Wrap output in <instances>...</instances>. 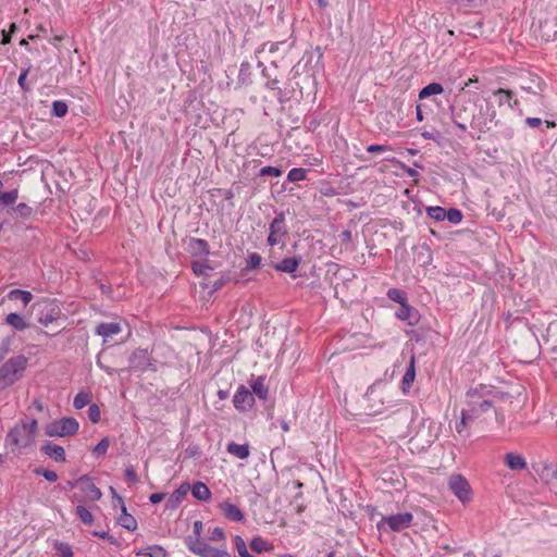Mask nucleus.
Listing matches in <instances>:
<instances>
[{
    "label": "nucleus",
    "mask_w": 557,
    "mask_h": 557,
    "mask_svg": "<svg viewBox=\"0 0 557 557\" xmlns=\"http://www.w3.org/2000/svg\"><path fill=\"white\" fill-rule=\"evenodd\" d=\"M491 394L492 392L482 384L467 392V408L465 410L470 418L476 419L493 407Z\"/></svg>",
    "instance_id": "1"
},
{
    "label": "nucleus",
    "mask_w": 557,
    "mask_h": 557,
    "mask_svg": "<svg viewBox=\"0 0 557 557\" xmlns=\"http://www.w3.org/2000/svg\"><path fill=\"white\" fill-rule=\"evenodd\" d=\"M28 359L24 355L11 357L0 367V392L12 386L24 374Z\"/></svg>",
    "instance_id": "2"
},
{
    "label": "nucleus",
    "mask_w": 557,
    "mask_h": 557,
    "mask_svg": "<svg viewBox=\"0 0 557 557\" xmlns=\"http://www.w3.org/2000/svg\"><path fill=\"white\" fill-rule=\"evenodd\" d=\"M470 127L475 132V135L470 134L472 139L480 140L483 134H486L491 127L490 122H494L496 119V111L491 103H486L485 107L476 106V111H473L471 115Z\"/></svg>",
    "instance_id": "3"
},
{
    "label": "nucleus",
    "mask_w": 557,
    "mask_h": 557,
    "mask_svg": "<svg viewBox=\"0 0 557 557\" xmlns=\"http://www.w3.org/2000/svg\"><path fill=\"white\" fill-rule=\"evenodd\" d=\"M451 120L455 126L466 134L468 132V123L471 122L473 111H476V104L470 100H458L451 107Z\"/></svg>",
    "instance_id": "4"
},
{
    "label": "nucleus",
    "mask_w": 557,
    "mask_h": 557,
    "mask_svg": "<svg viewBox=\"0 0 557 557\" xmlns=\"http://www.w3.org/2000/svg\"><path fill=\"white\" fill-rule=\"evenodd\" d=\"M37 308V322L41 325L48 326L64 318L62 310L57 300H41L36 305Z\"/></svg>",
    "instance_id": "5"
},
{
    "label": "nucleus",
    "mask_w": 557,
    "mask_h": 557,
    "mask_svg": "<svg viewBox=\"0 0 557 557\" xmlns=\"http://www.w3.org/2000/svg\"><path fill=\"white\" fill-rule=\"evenodd\" d=\"M78 429L79 423L75 418L64 417L47 424L45 433L49 437H65L76 434Z\"/></svg>",
    "instance_id": "6"
},
{
    "label": "nucleus",
    "mask_w": 557,
    "mask_h": 557,
    "mask_svg": "<svg viewBox=\"0 0 557 557\" xmlns=\"http://www.w3.org/2000/svg\"><path fill=\"white\" fill-rule=\"evenodd\" d=\"M413 516L410 512H401L392 516L382 517L377 522L379 531L400 532L411 525Z\"/></svg>",
    "instance_id": "7"
},
{
    "label": "nucleus",
    "mask_w": 557,
    "mask_h": 557,
    "mask_svg": "<svg viewBox=\"0 0 557 557\" xmlns=\"http://www.w3.org/2000/svg\"><path fill=\"white\" fill-rule=\"evenodd\" d=\"M128 370L134 372H145L147 370L157 371L156 361L148 349L136 348L128 357Z\"/></svg>",
    "instance_id": "8"
},
{
    "label": "nucleus",
    "mask_w": 557,
    "mask_h": 557,
    "mask_svg": "<svg viewBox=\"0 0 557 557\" xmlns=\"http://www.w3.org/2000/svg\"><path fill=\"white\" fill-rule=\"evenodd\" d=\"M35 440L30 435V432L21 422L14 425L7 434L5 443L10 447L26 449Z\"/></svg>",
    "instance_id": "9"
},
{
    "label": "nucleus",
    "mask_w": 557,
    "mask_h": 557,
    "mask_svg": "<svg viewBox=\"0 0 557 557\" xmlns=\"http://www.w3.org/2000/svg\"><path fill=\"white\" fill-rule=\"evenodd\" d=\"M288 235V228L285 221V212L280 211L275 213L274 219L269 225V235L267 243L273 247L278 245Z\"/></svg>",
    "instance_id": "10"
},
{
    "label": "nucleus",
    "mask_w": 557,
    "mask_h": 557,
    "mask_svg": "<svg viewBox=\"0 0 557 557\" xmlns=\"http://www.w3.org/2000/svg\"><path fill=\"white\" fill-rule=\"evenodd\" d=\"M451 493L465 505L472 499V488L468 480L461 474H453L448 479Z\"/></svg>",
    "instance_id": "11"
},
{
    "label": "nucleus",
    "mask_w": 557,
    "mask_h": 557,
    "mask_svg": "<svg viewBox=\"0 0 557 557\" xmlns=\"http://www.w3.org/2000/svg\"><path fill=\"white\" fill-rule=\"evenodd\" d=\"M186 545L189 550L201 557H232L226 550L214 548L200 539H193L191 535L186 537Z\"/></svg>",
    "instance_id": "12"
},
{
    "label": "nucleus",
    "mask_w": 557,
    "mask_h": 557,
    "mask_svg": "<svg viewBox=\"0 0 557 557\" xmlns=\"http://www.w3.org/2000/svg\"><path fill=\"white\" fill-rule=\"evenodd\" d=\"M233 405L235 409L239 412L249 411L255 405V397L252 395V392L245 385H239L233 397Z\"/></svg>",
    "instance_id": "13"
},
{
    "label": "nucleus",
    "mask_w": 557,
    "mask_h": 557,
    "mask_svg": "<svg viewBox=\"0 0 557 557\" xmlns=\"http://www.w3.org/2000/svg\"><path fill=\"white\" fill-rule=\"evenodd\" d=\"M77 483L81 485L82 492L89 500L97 502L102 497L100 488L94 484L88 475L85 474L78 478Z\"/></svg>",
    "instance_id": "14"
},
{
    "label": "nucleus",
    "mask_w": 557,
    "mask_h": 557,
    "mask_svg": "<svg viewBox=\"0 0 557 557\" xmlns=\"http://www.w3.org/2000/svg\"><path fill=\"white\" fill-rule=\"evenodd\" d=\"M395 315L397 319L406 321L409 325H416L420 321L419 311L408 302L401 304Z\"/></svg>",
    "instance_id": "15"
},
{
    "label": "nucleus",
    "mask_w": 557,
    "mask_h": 557,
    "mask_svg": "<svg viewBox=\"0 0 557 557\" xmlns=\"http://www.w3.org/2000/svg\"><path fill=\"white\" fill-rule=\"evenodd\" d=\"M187 251L193 257H207L210 255V246L206 239L190 237L187 242Z\"/></svg>",
    "instance_id": "16"
},
{
    "label": "nucleus",
    "mask_w": 557,
    "mask_h": 557,
    "mask_svg": "<svg viewBox=\"0 0 557 557\" xmlns=\"http://www.w3.org/2000/svg\"><path fill=\"white\" fill-rule=\"evenodd\" d=\"M41 453L53 459L55 462H65L66 455L65 449L50 441L44 443L40 448Z\"/></svg>",
    "instance_id": "17"
},
{
    "label": "nucleus",
    "mask_w": 557,
    "mask_h": 557,
    "mask_svg": "<svg viewBox=\"0 0 557 557\" xmlns=\"http://www.w3.org/2000/svg\"><path fill=\"white\" fill-rule=\"evenodd\" d=\"M190 490V485L188 483H182L168 498L165 508L166 509H175L180 506L183 499L186 497L187 493Z\"/></svg>",
    "instance_id": "18"
},
{
    "label": "nucleus",
    "mask_w": 557,
    "mask_h": 557,
    "mask_svg": "<svg viewBox=\"0 0 557 557\" xmlns=\"http://www.w3.org/2000/svg\"><path fill=\"white\" fill-rule=\"evenodd\" d=\"M122 331V326L119 322H101L95 327V334L101 336L103 342L109 337L119 334Z\"/></svg>",
    "instance_id": "19"
},
{
    "label": "nucleus",
    "mask_w": 557,
    "mask_h": 557,
    "mask_svg": "<svg viewBox=\"0 0 557 557\" xmlns=\"http://www.w3.org/2000/svg\"><path fill=\"white\" fill-rule=\"evenodd\" d=\"M265 376L260 375L250 381V391L253 397H258L260 400H267L269 397V387L264 384Z\"/></svg>",
    "instance_id": "20"
},
{
    "label": "nucleus",
    "mask_w": 557,
    "mask_h": 557,
    "mask_svg": "<svg viewBox=\"0 0 557 557\" xmlns=\"http://www.w3.org/2000/svg\"><path fill=\"white\" fill-rule=\"evenodd\" d=\"M497 98L498 106L507 103L511 109L519 106V100L515 98V94L510 89L498 88L493 92Z\"/></svg>",
    "instance_id": "21"
},
{
    "label": "nucleus",
    "mask_w": 557,
    "mask_h": 557,
    "mask_svg": "<svg viewBox=\"0 0 557 557\" xmlns=\"http://www.w3.org/2000/svg\"><path fill=\"white\" fill-rule=\"evenodd\" d=\"M220 508L227 520L232 522H240L244 520V513L236 505L224 502L220 504Z\"/></svg>",
    "instance_id": "22"
},
{
    "label": "nucleus",
    "mask_w": 557,
    "mask_h": 557,
    "mask_svg": "<svg viewBox=\"0 0 557 557\" xmlns=\"http://www.w3.org/2000/svg\"><path fill=\"white\" fill-rule=\"evenodd\" d=\"M300 262H301V257H289V258H284L278 263H273L272 267L277 272L294 273L298 269Z\"/></svg>",
    "instance_id": "23"
},
{
    "label": "nucleus",
    "mask_w": 557,
    "mask_h": 557,
    "mask_svg": "<svg viewBox=\"0 0 557 557\" xmlns=\"http://www.w3.org/2000/svg\"><path fill=\"white\" fill-rule=\"evenodd\" d=\"M504 461L505 465L512 471L527 469V461L521 455L508 453L505 455Z\"/></svg>",
    "instance_id": "24"
},
{
    "label": "nucleus",
    "mask_w": 557,
    "mask_h": 557,
    "mask_svg": "<svg viewBox=\"0 0 557 557\" xmlns=\"http://www.w3.org/2000/svg\"><path fill=\"white\" fill-rule=\"evenodd\" d=\"M416 379L414 357L412 356L409 366L401 380V391L407 394Z\"/></svg>",
    "instance_id": "25"
},
{
    "label": "nucleus",
    "mask_w": 557,
    "mask_h": 557,
    "mask_svg": "<svg viewBox=\"0 0 557 557\" xmlns=\"http://www.w3.org/2000/svg\"><path fill=\"white\" fill-rule=\"evenodd\" d=\"M193 496L201 502H208L212 497L210 488L202 482L198 481L190 487Z\"/></svg>",
    "instance_id": "26"
},
{
    "label": "nucleus",
    "mask_w": 557,
    "mask_h": 557,
    "mask_svg": "<svg viewBox=\"0 0 557 557\" xmlns=\"http://www.w3.org/2000/svg\"><path fill=\"white\" fill-rule=\"evenodd\" d=\"M226 450L228 454L239 458V459H247L250 455V448L249 445L246 444H237L235 442H231L226 446Z\"/></svg>",
    "instance_id": "27"
},
{
    "label": "nucleus",
    "mask_w": 557,
    "mask_h": 557,
    "mask_svg": "<svg viewBox=\"0 0 557 557\" xmlns=\"http://www.w3.org/2000/svg\"><path fill=\"white\" fill-rule=\"evenodd\" d=\"M5 323L11 325L16 331H23L28 327L24 315L16 312L9 313L5 318Z\"/></svg>",
    "instance_id": "28"
},
{
    "label": "nucleus",
    "mask_w": 557,
    "mask_h": 557,
    "mask_svg": "<svg viewBox=\"0 0 557 557\" xmlns=\"http://www.w3.org/2000/svg\"><path fill=\"white\" fill-rule=\"evenodd\" d=\"M137 556L166 557L168 552L160 545H150L136 552Z\"/></svg>",
    "instance_id": "29"
},
{
    "label": "nucleus",
    "mask_w": 557,
    "mask_h": 557,
    "mask_svg": "<svg viewBox=\"0 0 557 557\" xmlns=\"http://www.w3.org/2000/svg\"><path fill=\"white\" fill-rule=\"evenodd\" d=\"M249 547L253 553L261 554L263 552H271L273 546L268 544L261 536H253L249 542Z\"/></svg>",
    "instance_id": "30"
},
{
    "label": "nucleus",
    "mask_w": 557,
    "mask_h": 557,
    "mask_svg": "<svg viewBox=\"0 0 557 557\" xmlns=\"http://www.w3.org/2000/svg\"><path fill=\"white\" fill-rule=\"evenodd\" d=\"M494 125H495V127H497V131L495 133V135L497 137H500V138L507 139V140H510L513 138L515 131L510 125H508L499 120H495Z\"/></svg>",
    "instance_id": "31"
},
{
    "label": "nucleus",
    "mask_w": 557,
    "mask_h": 557,
    "mask_svg": "<svg viewBox=\"0 0 557 557\" xmlns=\"http://www.w3.org/2000/svg\"><path fill=\"white\" fill-rule=\"evenodd\" d=\"M443 91H444V88H443L442 84L435 83V82L430 83L429 85L424 86L419 91V98L424 99L430 96L441 95Z\"/></svg>",
    "instance_id": "32"
},
{
    "label": "nucleus",
    "mask_w": 557,
    "mask_h": 557,
    "mask_svg": "<svg viewBox=\"0 0 557 557\" xmlns=\"http://www.w3.org/2000/svg\"><path fill=\"white\" fill-rule=\"evenodd\" d=\"M119 523L128 531L137 529L136 519L132 515L127 513L125 506H122V515L119 518Z\"/></svg>",
    "instance_id": "33"
},
{
    "label": "nucleus",
    "mask_w": 557,
    "mask_h": 557,
    "mask_svg": "<svg viewBox=\"0 0 557 557\" xmlns=\"http://www.w3.org/2000/svg\"><path fill=\"white\" fill-rule=\"evenodd\" d=\"M262 258L257 252H251L246 259V267L242 270V274H247L249 271L256 270L261 265Z\"/></svg>",
    "instance_id": "34"
},
{
    "label": "nucleus",
    "mask_w": 557,
    "mask_h": 557,
    "mask_svg": "<svg viewBox=\"0 0 557 557\" xmlns=\"http://www.w3.org/2000/svg\"><path fill=\"white\" fill-rule=\"evenodd\" d=\"M251 66L248 62H243L238 72L237 84L249 85L251 84Z\"/></svg>",
    "instance_id": "35"
},
{
    "label": "nucleus",
    "mask_w": 557,
    "mask_h": 557,
    "mask_svg": "<svg viewBox=\"0 0 557 557\" xmlns=\"http://www.w3.org/2000/svg\"><path fill=\"white\" fill-rule=\"evenodd\" d=\"M212 269L207 259L191 262V270L197 276H208V271Z\"/></svg>",
    "instance_id": "36"
},
{
    "label": "nucleus",
    "mask_w": 557,
    "mask_h": 557,
    "mask_svg": "<svg viewBox=\"0 0 557 557\" xmlns=\"http://www.w3.org/2000/svg\"><path fill=\"white\" fill-rule=\"evenodd\" d=\"M8 297L9 299L21 300L24 304V306H27L29 301L33 299V295L30 292L22 289H12L8 294Z\"/></svg>",
    "instance_id": "37"
},
{
    "label": "nucleus",
    "mask_w": 557,
    "mask_h": 557,
    "mask_svg": "<svg viewBox=\"0 0 557 557\" xmlns=\"http://www.w3.org/2000/svg\"><path fill=\"white\" fill-rule=\"evenodd\" d=\"M91 395L89 392L81 391L76 394L73 400V406L75 409H83L90 403Z\"/></svg>",
    "instance_id": "38"
},
{
    "label": "nucleus",
    "mask_w": 557,
    "mask_h": 557,
    "mask_svg": "<svg viewBox=\"0 0 557 557\" xmlns=\"http://www.w3.org/2000/svg\"><path fill=\"white\" fill-rule=\"evenodd\" d=\"M387 297L392 301L398 302L400 306L401 304L408 302L407 293L400 288H389L387 290Z\"/></svg>",
    "instance_id": "39"
},
{
    "label": "nucleus",
    "mask_w": 557,
    "mask_h": 557,
    "mask_svg": "<svg viewBox=\"0 0 557 557\" xmlns=\"http://www.w3.org/2000/svg\"><path fill=\"white\" fill-rule=\"evenodd\" d=\"M76 516L86 525H90L94 522L92 513L83 505L76 507Z\"/></svg>",
    "instance_id": "40"
},
{
    "label": "nucleus",
    "mask_w": 557,
    "mask_h": 557,
    "mask_svg": "<svg viewBox=\"0 0 557 557\" xmlns=\"http://www.w3.org/2000/svg\"><path fill=\"white\" fill-rule=\"evenodd\" d=\"M426 214L436 222L445 221L446 209L440 206L428 207Z\"/></svg>",
    "instance_id": "41"
},
{
    "label": "nucleus",
    "mask_w": 557,
    "mask_h": 557,
    "mask_svg": "<svg viewBox=\"0 0 557 557\" xmlns=\"http://www.w3.org/2000/svg\"><path fill=\"white\" fill-rule=\"evenodd\" d=\"M69 107L66 102L62 100H55L52 102L51 114L57 117H63L66 115Z\"/></svg>",
    "instance_id": "42"
},
{
    "label": "nucleus",
    "mask_w": 557,
    "mask_h": 557,
    "mask_svg": "<svg viewBox=\"0 0 557 557\" xmlns=\"http://www.w3.org/2000/svg\"><path fill=\"white\" fill-rule=\"evenodd\" d=\"M53 548L61 557H73L74 553L70 544L65 542L55 541Z\"/></svg>",
    "instance_id": "43"
},
{
    "label": "nucleus",
    "mask_w": 557,
    "mask_h": 557,
    "mask_svg": "<svg viewBox=\"0 0 557 557\" xmlns=\"http://www.w3.org/2000/svg\"><path fill=\"white\" fill-rule=\"evenodd\" d=\"M307 170L302 168H293L287 174L289 182H300L307 178Z\"/></svg>",
    "instance_id": "44"
},
{
    "label": "nucleus",
    "mask_w": 557,
    "mask_h": 557,
    "mask_svg": "<svg viewBox=\"0 0 557 557\" xmlns=\"http://www.w3.org/2000/svg\"><path fill=\"white\" fill-rule=\"evenodd\" d=\"M265 87L269 88V89L274 90L277 99L281 102H284L285 100L288 99L287 97H285L283 90L278 87V79L276 77L267 81Z\"/></svg>",
    "instance_id": "45"
},
{
    "label": "nucleus",
    "mask_w": 557,
    "mask_h": 557,
    "mask_svg": "<svg viewBox=\"0 0 557 557\" xmlns=\"http://www.w3.org/2000/svg\"><path fill=\"white\" fill-rule=\"evenodd\" d=\"M462 218V212L457 208H449L448 210H446L445 220H447L449 223L454 225L459 224Z\"/></svg>",
    "instance_id": "46"
},
{
    "label": "nucleus",
    "mask_w": 557,
    "mask_h": 557,
    "mask_svg": "<svg viewBox=\"0 0 557 557\" xmlns=\"http://www.w3.org/2000/svg\"><path fill=\"white\" fill-rule=\"evenodd\" d=\"M110 446V440L109 437H103L94 448H92V455L96 457L104 456L108 451V448Z\"/></svg>",
    "instance_id": "47"
},
{
    "label": "nucleus",
    "mask_w": 557,
    "mask_h": 557,
    "mask_svg": "<svg viewBox=\"0 0 557 557\" xmlns=\"http://www.w3.org/2000/svg\"><path fill=\"white\" fill-rule=\"evenodd\" d=\"M13 211L21 218H29L33 213V208L25 202H21L13 208Z\"/></svg>",
    "instance_id": "48"
},
{
    "label": "nucleus",
    "mask_w": 557,
    "mask_h": 557,
    "mask_svg": "<svg viewBox=\"0 0 557 557\" xmlns=\"http://www.w3.org/2000/svg\"><path fill=\"white\" fill-rule=\"evenodd\" d=\"M30 69H32V65H28L26 69H24V70L21 72V74H20V76H18V79H17V84H18L20 88H21L23 91H25V92H27V91H29V90H30V86H29V84H28V83H27V81H26L27 75H28V74H29V72H30Z\"/></svg>",
    "instance_id": "49"
},
{
    "label": "nucleus",
    "mask_w": 557,
    "mask_h": 557,
    "mask_svg": "<svg viewBox=\"0 0 557 557\" xmlns=\"http://www.w3.org/2000/svg\"><path fill=\"white\" fill-rule=\"evenodd\" d=\"M532 84L533 85L523 87V89L529 92H532V94H537L539 91H543L545 83L543 82V79L541 77L535 76V78L532 79Z\"/></svg>",
    "instance_id": "50"
},
{
    "label": "nucleus",
    "mask_w": 557,
    "mask_h": 557,
    "mask_svg": "<svg viewBox=\"0 0 557 557\" xmlns=\"http://www.w3.org/2000/svg\"><path fill=\"white\" fill-rule=\"evenodd\" d=\"M34 473L37 475H42L49 482H55L58 480V474L53 470L45 469V468H36Z\"/></svg>",
    "instance_id": "51"
},
{
    "label": "nucleus",
    "mask_w": 557,
    "mask_h": 557,
    "mask_svg": "<svg viewBox=\"0 0 557 557\" xmlns=\"http://www.w3.org/2000/svg\"><path fill=\"white\" fill-rule=\"evenodd\" d=\"M88 418L92 423H98L101 418V411L97 404H91L87 411Z\"/></svg>",
    "instance_id": "52"
},
{
    "label": "nucleus",
    "mask_w": 557,
    "mask_h": 557,
    "mask_svg": "<svg viewBox=\"0 0 557 557\" xmlns=\"http://www.w3.org/2000/svg\"><path fill=\"white\" fill-rule=\"evenodd\" d=\"M283 173L282 169L281 168H276V166H263L260 172H259V175L260 176H275V177H278L281 176Z\"/></svg>",
    "instance_id": "53"
},
{
    "label": "nucleus",
    "mask_w": 557,
    "mask_h": 557,
    "mask_svg": "<svg viewBox=\"0 0 557 557\" xmlns=\"http://www.w3.org/2000/svg\"><path fill=\"white\" fill-rule=\"evenodd\" d=\"M20 422L26 426V429L30 432V435L35 440V435H36L37 429H38L37 420L36 419L24 418Z\"/></svg>",
    "instance_id": "54"
},
{
    "label": "nucleus",
    "mask_w": 557,
    "mask_h": 557,
    "mask_svg": "<svg viewBox=\"0 0 557 557\" xmlns=\"http://www.w3.org/2000/svg\"><path fill=\"white\" fill-rule=\"evenodd\" d=\"M474 418H470L469 417V413L462 409L461 411V419L459 422L456 423V431L459 433V434H462V432L465 431L466 429V424L468 421H473Z\"/></svg>",
    "instance_id": "55"
},
{
    "label": "nucleus",
    "mask_w": 557,
    "mask_h": 557,
    "mask_svg": "<svg viewBox=\"0 0 557 557\" xmlns=\"http://www.w3.org/2000/svg\"><path fill=\"white\" fill-rule=\"evenodd\" d=\"M230 281L228 274H222L220 278L214 281L211 285V294L220 290Z\"/></svg>",
    "instance_id": "56"
},
{
    "label": "nucleus",
    "mask_w": 557,
    "mask_h": 557,
    "mask_svg": "<svg viewBox=\"0 0 557 557\" xmlns=\"http://www.w3.org/2000/svg\"><path fill=\"white\" fill-rule=\"evenodd\" d=\"M393 148L388 145L372 144L367 147V151L370 153H382L391 151Z\"/></svg>",
    "instance_id": "57"
},
{
    "label": "nucleus",
    "mask_w": 557,
    "mask_h": 557,
    "mask_svg": "<svg viewBox=\"0 0 557 557\" xmlns=\"http://www.w3.org/2000/svg\"><path fill=\"white\" fill-rule=\"evenodd\" d=\"M211 541H223L225 540V533L224 530L220 527H216L212 530L210 535Z\"/></svg>",
    "instance_id": "58"
},
{
    "label": "nucleus",
    "mask_w": 557,
    "mask_h": 557,
    "mask_svg": "<svg viewBox=\"0 0 557 557\" xmlns=\"http://www.w3.org/2000/svg\"><path fill=\"white\" fill-rule=\"evenodd\" d=\"M381 385V382H375L373 383L372 385H370L364 394V398L369 401L373 400L374 399V396H375V393H376V387Z\"/></svg>",
    "instance_id": "59"
},
{
    "label": "nucleus",
    "mask_w": 557,
    "mask_h": 557,
    "mask_svg": "<svg viewBox=\"0 0 557 557\" xmlns=\"http://www.w3.org/2000/svg\"><path fill=\"white\" fill-rule=\"evenodd\" d=\"M125 478L132 483L138 482V475L133 467H128L125 469Z\"/></svg>",
    "instance_id": "60"
},
{
    "label": "nucleus",
    "mask_w": 557,
    "mask_h": 557,
    "mask_svg": "<svg viewBox=\"0 0 557 557\" xmlns=\"http://www.w3.org/2000/svg\"><path fill=\"white\" fill-rule=\"evenodd\" d=\"M524 123L531 128H539L543 125V121L540 117H527Z\"/></svg>",
    "instance_id": "61"
},
{
    "label": "nucleus",
    "mask_w": 557,
    "mask_h": 557,
    "mask_svg": "<svg viewBox=\"0 0 557 557\" xmlns=\"http://www.w3.org/2000/svg\"><path fill=\"white\" fill-rule=\"evenodd\" d=\"M391 161L399 163L401 165V168L404 169V171L408 174V176L417 177L419 175V172L417 170L405 165L404 163H401L400 161L396 160L395 158L392 159Z\"/></svg>",
    "instance_id": "62"
},
{
    "label": "nucleus",
    "mask_w": 557,
    "mask_h": 557,
    "mask_svg": "<svg viewBox=\"0 0 557 557\" xmlns=\"http://www.w3.org/2000/svg\"><path fill=\"white\" fill-rule=\"evenodd\" d=\"M338 237H339L341 243H343V244H345V245L350 244V243H351V240H352V234H351V232H350L349 230H345V231H343V232L338 235Z\"/></svg>",
    "instance_id": "63"
},
{
    "label": "nucleus",
    "mask_w": 557,
    "mask_h": 557,
    "mask_svg": "<svg viewBox=\"0 0 557 557\" xmlns=\"http://www.w3.org/2000/svg\"><path fill=\"white\" fill-rule=\"evenodd\" d=\"M11 341L10 338H5L0 344V359L4 358L10 348Z\"/></svg>",
    "instance_id": "64"
}]
</instances>
